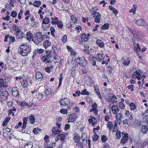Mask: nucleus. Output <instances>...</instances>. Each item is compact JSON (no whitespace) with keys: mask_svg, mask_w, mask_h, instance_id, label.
I'll return each instance as SVG.
<instances>
[{"mask_svg":"<svg viewBox=\"0 0 148 148\" xmlns=\"http://www.w3.org/2000/svg\"><path fill=\"white\" fill-rule=\"evenodd\" d=\"M75 61L77 63L79 64V66L78 67L79 65L77 64H75V67H73L74 69H76L80 73H81L80 69L81 68V66H85L87 64L86 61L84 57H78L77 59H75Z\"/></svg>","mask_w":148,"mask_h":148,"instance_id":"1","label":"nucleus"},{"mask_svg":"<svg viewBox=\"0 0 148 148\" xmlns=\"http://www.w3.org/2000/svg\"><path fill=\"white\" fill-rule=\"evenodd\" d=\"M29 46L27 44H22L20 45L18 48V52L20 54L23 56L28 55L31 51Z\"/></svg>","mask_w":148,"mask_h":148,"instance_id":"2","label":"nucleus"},{"mask_svg":"<svg viewBox=\"0 0 148 148\" xmlns=\"http://www.w3.org/2000/svg\"><path fill=\"white\" fill-rule=\"evenodd\" d=\"M133 78H137L138 80L142 79V81L143 82L144 79L146 77L145 75H142V72L140 70H137L134 72L132 75Z\"/></svg>","mask_w":148,"mask_h":148,"instance_id":"3","label":"nucleus"},{"mask_svg":"<svg viewBox=\"0 0 148 148\" xmlns=\"http://www.w3.org/2000/svg\"><path fill=\"white\" fill-rule=\"evenodd\" d=\"M36 36L33 38V40L36 44H38L41 42L43 40L42 33L38 32L35 34Z\"/></svg>","mask_w":148,"mask_h":148,"instance_id":"4","label":"nucleus"},{"mask_svg":"<svg viewBox=\"0 0 148 148\" xmlns=\"http://www.w3.org/2000/svg\"><path fill=\"white\" fill-rule=\"evenodd\" d=\"M90 36L89 34L87 35L84 33L82 34L80 37L81 39L79 40V44L81 45H84L88 40V36Z\"/></svg>","mask_w":148,"mask_h":148,"instance_id":"5","label":"nucleus"},{"mask_svg":"<svg viewBox=\"0 0 148 148\" xmlns=\"http://www.w3.org/2000/svg\"><path fill=\"white\" fill-rule=\"evenodd\" d=\"M51 55L50 54H47L42 56L41 58L42 61L45 64L49 63L51 61Z\"/></svg>","mask_w":148,"mask_h":148,"instance_id":"6","label":"nucleus"},{"mask_svg":"<svg viewBox=\"0 0 148 148\" xmlns=\"http://www.w3.org/2000/svg\"><path fill=\"white\" fill-rule=\"evenodd\" d=\"M98 10L97 7L91 6L89 7V11L91 15H93L94 17L96 16V15L99 12H97Z\"/></svg>","mask_w":148,"mask_h":148,"instance_id":"7","label":"nucleus"},{"mask_svg":"<svg viewBox=\"0 0 148 148\" xmlns=\"http://www.w3.org/2000/svg\"><path fill=\"white\" fill-rule=\"evenodd\" d=\"M8 86L6 83V81L3 79H0V88L2 90H5Z\"/></svg>","mask_w":148,"mask_h":148,"instance_id":"8","label":"nucleus"},{"mask_svg":"<svg viewBox=\"0 0 148 148\" xmlns=\"http://www.w3.org/2000/svg\"><path fill=\"white\" fill-rule=\"evenodd\" d=\"M17 104L18 106L21 107L27 106V107L30 108L32 106V105L26 102L25 101H16Z\"/></svg>","mask_w":148,"mask_h":148,"instance_id":"9","label":"nucleus"},{"mask_svg":"<svg viewBox=\"0 0 148 148\" xmlns=\"http://www.w3.org/2000/svg\"><path fill=\"white\" fill-rule=\"evenodd\" d=\"M9 95L8 92L6 90L3 91L1 95L0 96V100L1 102H4V101H5L7 98V97Z\"/></svg>","mask_w":148,"mask_h":148,"instance_id":"10","label":"nucleus"},{"mask_svg":"<svg viewBox=\"0 0 148 148\" xmlns=\"http://www.w3.org/2000/svg\"><path fill=\"white\" fill-rule=\"evenodd\" d=\"M12 94L13 96L16 98H19L20 95L18 89L16 87H13L12 89Z\"/></svg>","mask_w":148,"mask_h":148,"instance_id":"11","label":"nucleus"},{"mask_svg":"<svg viewBox=\"0 0 148 148\" xmlns=\"http://www.w3.org/2000/svg\"><path fill=\"white\" fill-rule=\"evenodd\" d=\"M70 103V101L68 98H64L62 99L60 102L61 106H65L69 104Z\"/></svg>","mask_w":148,"mask_h":148,"instance_id":"12","label":"nucleus"},{"mask_svg":"<svg viewBox=\"0 0 148 148\" xmlns=\"http://www.w3.org/2000/svg\"><path fill=\"white\" fill-rule=\"evenodd\" d=\"M129 138L128 134L127 133H125L123 136L121 140L120 143L124 144L125 143Z\"/></svg>","mask_w":148,"mask_h":148,"instance_id":"13","label":"nucleus"},{"mask_svg":"<svg viewBox=\"0 0 148 148\" xmlns=\"http://www.w3.org/2000/svg\"><path fill=\"white\" fill-rule=\"evenodd\" d=\"M96 43L100 48H103L105 46V43L101 39L97 40Z\"/></svg>","mask_w":148,"mask_h":148,"instance_id":"14","label":"nucleus"},{"mask_svg":"<svg viewBox=\"0 0 148 148\" xmlns=\"http://www.w3.org/2000/svg\"><path fill=\"white\" fill-rule=\"evenodd\" d=\"M125 115L128 118L127 119H129L131 121L133 120V119L132 114L128 110H126L125 111Z\"/></svg>","mask_w":148,"mask_h":148,"instance_id":"15","label":"nucleus"},{"mask_svg":"<svg viewBox=\"0 0 148 148\" xmlns=\"http://www.w3.org/2000/svg\"><path fill=\"white\" fill-rule=\"evenodd\" d=\"M104 57L105 56L103 54V53H97L96 56V59L98 61H102Z\"/></svg>","mask_w":148,"mask_h":148,"instance_id":"16","label":"nucleus"},{"mask_svg":"<svg viewBox=\"0 0 148 148\" xmlns=\"http://www.w3.org/2000/svg\"><path fill=\"white\" fill-rule=\"evenodd\" d=\"M136 24L139 26H144L145 24V21L143 19H139L136 21Z\"/></svg>","mask_w":148,"mask_h":148,"instance_id":"17","label":"nucleus"},{"mask_svg":"<svg viewBox=\"0 0 148 148\" xmlns=\"http://www.w3.org/2000/svg\"><path fill=\"white\" fill-rule=\"evenodd\" d=\"M122 60L123 61V64L125 66L129 65L130 62V59L129 58H123Z\"/></svg>","mask_w":148,"mask_h":148,"instance_id":"18","label":"nucleus"},{"mask_svg":"<svg viewBox=\"0 0 148 148\" xmlns=\"http://www.w3.org/2000/svg\"><path fill=\"white\" fill-rule=\"evenodd\" d=\"M84 51L86 57L88 58V60H91V58L92 59L93 56L90 54L89 51H88V49H84ZM92 59L91 60L92 61Z\"/></svg>","mask_w":148,"mask_h":148,"instance_id":"19","label":"nucleus"},{"mask_svg":"<svg viewBox=\"0 0 148 148\" xmlns=\"http://www.w3.org/2000/svg\"><path fill=\"white\" fill-rule=\"evenodd\" d=\"M117 105H113L111 107V109L112 113L114 114H117L119 111V109L117 108Z\"/></svg>","mask_w":148,"mask_h":148,"instance_id":"20","label":"nucleus"},{"mask_svg":"<svg viewBox=\"0 0 148 148\" xmlns=\"http://www.w3.org/2000/svg\"><path fill=\"white\" fill-rule=\"evenodd\" d=\"M94 21L97 23H100V18H101V15L100 14L98 13L96 14V16L94 17Z\"/></svg>","mask_w":148,"mask_h":148,"instance_id":"21","label":"nucleus"},{"mask_svg":"<svg viewBox=\"0 0 148 148\" xmlns=\"http://www.w3.org/2000/svg\"><path fill=\"white\" fill-rule=\"evenodd\" d=\"M116 122L119 124H121V119L122 118V115L120 113L117 114L115 116Z\"/></svg>","mask_w":148,"mask_h":148,"instance_id":"22","label":"nucleus"},{"mask_svg":"<svg viewBox=\"0 0 148 148\" xmlns=\"http://www.w3.org/2000/svg\"><path fill=\"white\" fill-rule=\"evenodd\" d=\"M53 68L54 66L53 65H50L49 66L45 67V70L46 72L50 73L51 72V70L53 69Z\"/></svg>","mask_w":148,"mask_h":148,"instance_id":"23","label":"nucleus"},{"mask_svg":"<svg viewBox=\"0 0 148 148\" xmlns=\"http://www.w3.org/2000/svg\"><path fill=\"white\" fill-rule=\"evenodd\" d=\"M27 39L29 41L33 40V36L32 34L30 32H28L26 34Z\"/></svg>","mask_w":148,"mask_h":148,"instance_id":"24","label":"nucleus"},{"mask_svg":"<svg viewBox=\"0 0 148 148\" xmlns=\"http://www.w3.org/2000/svg\"><path fill=\"white\" fill-rule=\"evenodd\" d=\"M45 94L47 97H49L51 95L52 91L50 88H48L45 89Z\"/></svg>","mask_w":148,"mask_h":148,"instance_id":"25","label":"nucleus"},{"mask_svg":"<svg viewBox=\"0 0 148 148\" xmlns=\"http://www.w3.org/2000/svg\"><path fill=\"white\" fill-rule=\"evenodd\" d=\"M44 47L45 49H47L48 47H50L51 45V42H49L48 40H45L43 43Z\"/></svg>","mask_w":148,"mask_h":148,"instance_id":"26","label":"nucleus"},{"mask_svg":"<svg viewBox=\"0 0 148 148\" xmlns=\"http://www.w3.org/2000/svg\"><path fill=\"white\" fill-rule=\"evenodd\" d=\"M76 119V115L71 114L70 115L69 117V122H73Z\"/></svg>","mask_w":148,"mask_h":148,"instance_id":"27","label":"nucleus"},{"mask_svg":"<svg viewBox=\"0 0 148 148\" xmlns=\"http://www.w3.org/2000/svg\"><path fill=\"white\" fill-rule=\"evenodd\" d=\"M36 79L39 80H41L43 78L42 73L40 72L36 73Z\"/></svg>","mask_w":148,"mask_h":148,"instance_id":"28","label":"nucleus"},{"mask_svg":"<svg viewBox=\"0 0 148 148\" xmlns=\"http://www.w3.org/2000/svg\"><path fill=\"white\" fill-rule=\"evenodd\" d=\"M30 122L31 124H33L35 122V118L34 116L33 115H31L29 117Z\"/></svg>","mask_w":148,"mask_h":148,"instance_id":"29","label":"nucleus"},{"mask_svg":"<svg viewBox=\"0 0 148 148\" xmlns=\"http://www.w3.org/2000/svg\"><path fill=\"white\" fill-rule=\"evenodd\" d=\"M108 8L110 10L112 11L113 13L115 15H116L118 14V10L112 6H109Z\"/></svg>","mask_w":148,"mask_h":148,"instance_id":"30","label":"nucleus"},{"mask_svg":"<svg viewBox=\"0 0 148 148\" xmlns=\"http://www.w3.org/2000/svg\"><path fill=\"white\" fill-rule=\"evenodd\" d=\"M141 132L143 134H145L148 131V127L147 125H143L141 127Z\"/></svg>","mask_w":148,"mask_h":148,"instance_id":"31","label":"nucleus"},{"mask_svg":"<svg viewBox=\"0 0 148 148\" xmlns=\"http://www.w3.org/2000/svg\"><path fill=\"white\" fill-rule=\"evenodd\" d=\"M110 101L112 104H114L117 103V99L115 96H113L111 97Z\"/></svg>","mask_w":148,"mask_h":148,"instance_id":"32","label":"nucleus"},{"mask_svg":"<svg viewBox=\"0 0 148 148\" xmlns=\"http://www.w3.org/2000/svg\"><path fill=\"white\" fill-rule=\"evenodd\" d=\"M16 109L15 107H14L12 109L8 111L9 116H10L11 114H12V116H14V112H16Z\"/></svg>","mask_w":148,"mask_h":148,"instance_id":"33","label":"nucleus"},{"mask_svg":"<svg viewBox=\"0 0 148 148\" xmlns=\"http://www.w3.org/2000/svg\"><path fill=\"white\" fill-rule=\"evenodd\" d=\"M10 119L11 118L10 117H7L3 122V125L4 126H6L8 124V122L10 120Z\"/></svg>","mask_w":148,"mask_h":148,"instance_id":"34","label":"nucleus"},{"mask_svg":"<svg viewBox=\"0 0 148 148\" xmlns=\"http://www.w3.org/2000/svg\"><path fill=\"white\" fill-rule=\"evenodd\" d=\"M41 1H35L33 4V5L36 7H38L41 5Z\"/></svg>","mask_w":148,"mask_h":148,"instance_id":"35","label":"nucleus"},{"mask_svg":"<svg viewBox=\"0 0 148 148\" xmlns=\"http://www.w3.org/2000/svg\"><path fill=\"white\" fill-rule=\"evenodd\" d=\"M55 24L57 25L58 27L60 29H62L63 27V24L62 22L59 20L56 21Z\"/></svg>","mask_w":148,"mask_h":148,"instance_id":"36","label":"nucleus"},{"mask_svg":"<svg viewBox=\"0 0 148 148\" xmlns=\"http://www.w3.org/2000/svg\"><path fill=\"white\" fill-rule=\"evenodd\" d=\"M21 84L23 88H25L27 87V85L28 84L26 79H23L22 82H21Z\"/></svg>","mask_w":148,"mask_h":148,"instance_id":"37","label":"nucleus"},{"mask_svg":"<svg viewBox=\"0 0 148 148\" xmlns=\"http://www.w3.org/2000/svg\"><path fill=\"white\" fill-rule=\"evenodd\" d=\"M109 24L108 23H106L103 25L101 26V29L103 30H105L109 29Z\"/></svg>","mask_w":148,"mask_h":148,"instance_id":"38","label":"nucleus"},{"mask_svg":"<svg viewBox=\"0 0 148 148\" xmlns=\"http://www.w3.org/2000/svg\"><path fill=\"white\" fill-rule=\"evenodd\" d=\"M121 132L119 130H117L116 132L115 138L116 139H119L121 137Z\"/></svg>","mask_w":148,"mask_h":148,"instance_id":"39","label":"nucleus"},{"mask_svg":"<svg viewBox=\"0 0 148 148\" xmlns=\"http://www.w3.org/2000/svg\"><path fill=\"white\" fill-rule=\"evenodd\" d=\"M57 138L58 139L63 141L65 138V135L64 134H59L58 135Z\"/></svg>","mask_w":148,"mask_h":148,"instance_id":"40","label":"nucleus"},{"mask_svg":"<svg viewBox=\"0 0 148 148\" xmlns=\"http://www.w3.org/2000/svg\"><path fill=\"white\" fill-rule=\"evenodd\" d=\"M130 108L131 110L134 111L136 109L135 105L133 103H131L130 105Z\"/></svg>","mask_w":148,"mask_h":148,"instance_id":"41","label":"nucleus"},{"mask_svg":"<svg viewBox=\"0 0 148 148\" xmlns=\"http://www.w3.org/2000/svg\"><path fill=\"white\" fill-rule=\"evenodd\" d=\"M107 125V127L109 130V131H111L112 130L113 127V125L112 123L111 122H109L108 123Z\"/></svg>","mask_w":148,"mask_h":148,"instance_id":"42","label":"nucleus"},{"mask_svg":"<svg viewBox=\"0 0 148 148\" xmlns=\"http://www.w3.org/2000/svg\"><path fill=\"white\" fill-rule=\"evenodd\" d=\"M52 131L54 134H57L59 133V131L57 127H53L52 128Z\"/></svg>","mask_w":148,"mask_h":148,"instance_id":"43","label":"nucleus"},{"mask_svg":"<svg viewBox=\"0 0 148 148\" xmlns=\"http://www.w3.org/2000/svg\"><path fill=\"white\" fill-rule=\"evenodd\" d=\"M81 138L79 136H75L74 137V140L75 143H79L80 140Z\"/></svg>","mask_w":148,"mask_h":148,"instance_id":"44","label":"nucleus"},{"mask_svg":"<svg viewBox=\"0 0 148 148\" xmlns=\"http://www.w3.org/2000/svg\"><path fill=\"white\" fill-rule=\"evenodd\" d=\"M41 132V129L38 128H35L33 131L34 133L35 134H39Z\"/></svg>","mask_w":148,"mask_h":148,"instance_id":"45","label":"nucleus"},{"mask_svg":"<svg viewBox=\"0 0 148 148\" xmlns=\"http://www.w3.org/2000/svg\"><path fill=\"white\" fill-rule=\"evenodd\" d=\"M136 8L135 6V5H133V7L132 9L129 11L130 13H133V14H135L136 11Z\"/></svg>","mask_w":148,"mask_h":148,"instance_id":"46","label":"nucleus"},{"mask_svg":"<svg viewBox=\"0 0 148 148\" xmlns=\"http://www.w3.org/2000/svg\"><path fill=\"white\" fill-rule=\"evenodd\" d=\"M134 49L136 52L137 53H138L140 52V48L139 44H137V47H135Z\"/></svg>","mask_w":148,"mask_h":148,"instance_id":"47","label":"nucleus"},{"mask_svg":"<svg viewBox=\"0 0 148 148\" xmlns=\"http://www.w3.org/2000/svg\"><path fill=\"white\" fill-rule=\"evenodd\" d=\"M49 19L48 18L45 17L43 20L42 23L43 24H47L49 22Z\"/></svg>","mask_w":148,"mask_h":148,"instance_id":"48","label":"nucleus"},{"mask_svg":"<svg viewBox=\"0 0 148 148\" xmlns=\"http://www.w3.org/2000/svg\"><path fill=\"white\" fill-rule=\"evenodd\" d=\"M51 31V34L52 36L53 37L55 36V35L54 33L55 32V30L54 28L52 27H51L50 29Z\"/></svg>","mask_w":148,"mask_h":148,"instance_id":"49","label":"nucleus"},{"mask_svg":"<svg viewBox=\"0 0 148 148\" xmlns=\"http://www.w3.org/2000/svg\"><path fill=\"white\" fill-rule=\"evenodd\" d=\"M10 130L7 127L5 129L3 130V132L4 134L5 135H6L10 131Z\"/></svg>","mask_w":148,"mask_h":148,"instance_id":"50","label":"nucleus"},{"mask_svg":"<svg viewBox=\"0 0 148 148\" xmlns=\"http://www.w3.org/2000/svg\"><path fill=\"white\" fill-rule=\"evenodd\" d=\"M23 34L24 33H23L22 34L16 36V37L17 38L18 40H20L23 38Z\"/></svg>","mask_w":148,"mask_h":148,"instance_id":"51","label":"nucleus"},{"mask_svg":"<svg viewBox=\"0 0 148 148\" xmlns=\"http://www.w3.org/2000/svg\"><path fill=\"white\" fill-rule=\"evenodd\" d=\"M118 105L119 108L122 109H124L125 107L124 104L122 102H119L118 104Z\"/></svg>","mask_w":148,"mask_h":148,"instance_id":"52","label":"nucleus"},{"mask_svg":"<svg viewBox=\"0 0 148 148\" xmlns=\"http://www.w3.org/2000/svg\"><path fill=\"white\" fill-rule=\"evenodd\" d=\"M23 10H21L18 15V17L19 20H21L22 18L23 15Z\"/></svg>","mask_w":148,"mask_h":148,"instance_id":"53","label":"nucleus"},{"mask_svg":"<svg viewBox=\"0 0 148 148\" xmlns=\"http://www.w3.org/2000/svg\"><path fill=\"white\" fill-rule=\"evenodd\" d=\"M10 15L12 17L15 18L17 15V13L15 11H13L11 12Z\"/></svg>","mask_w":148,"mask_h":148,"instance_id":"54","label":"nucleus"},{"mask_svg":"<svg viewBox=\"0 0 148 148\" xmlns=\"http://www.w3.org/2000/svg\"><path fill=\"white\" fill-rule=\"evenodd\" d=\"M80 94L82 95H88L89 94V92L87 91L86 90L84 89L81 92H80Z\"/></svg>","mask_w":148,"mask_h":148,"instance_id":"55","label":"nucleus"},{"mask_svg":"<svg viewBox=\"0 0 148 148\" xmlns=\"http://www.w3.org/2000/svg\"><path fill=\"white\" fill-rule=\"evenodd\" d=\"M80 94V91L79 90H77L75 91V93H73V95L74 97L79 96Z\"/></svg>","mask_w":148,"mask_h":148,"instance_id":"56","label":"nucleus"},{"mask_svg":"<svg viewBox=\"0 0 148 148\" xmlns=\"http://www.w3.org/2000/svg\"><path fill=\"white\" fill-rule=\"evenodd\" d=\"M32 143L31 142L26 144L25 146V148H32Z\"/></svg>","mask_w":148,"mask_h":148,"instance_id":"57","label":"nucleus"},{"mask_svg":"<svg viewBox=\"0 0 148 148\" xmlns=\"http://www.w3.org/2000/svg\"><path fill=\"white\" fill-rule=\"evenodd\" d=\"M98 135L96 134V133H94V135H93L92 137L93 141H96L98 139Z\"/></svg>","mask_w":148,"mask_h":148,"instance_id":"58","label":"nucleus"},{"mask_svg":"<svg viewBox=\"0 0 148 148\" xmlns=\"http://www.w3.org/2000/svg\"><path fill=\"white\" fill-rule=\"evenodd\" d=\"M107 140V137L105 135H103L101 136V140L103 143H105Z\"/></svg>","mask_w":148,"mask_h":148,"instance_id":"59","label":"nucleus"},{"mask_svg":"<svg viewBox=\"0 0 148 148\" xmlns=\"http://www.w3.org/2000/svg\"><path fill=\"white\" fill-rule=\"evenodd\" d=\"M13 28L14 31L16 32L17 31L20 30L19 28V27L16 25H14L13 27Z\"/></svg>","mask_w":148,"mask_h":148,"instance_id":"60","label":"nucleus"},{"mask_svg":"<svg viewBox=\"0 0 148 148\" xmlns=\"http://www.w3.org/2000/svg\"><path fill=\"white\" fill-rule=\"evenodd\" d=\"M62 42H65L67 40V36L66 35H64L62 38Z\"/></svg>","mask_w":148,"mask_h":148,"instance_id":"61","label":"nucleus"},{"mask_svg":"<svg viewBox=\"0 0 148 148\" xmlns=\"http://www.w3.org/2000/svg\"><path fill=\"white\" fill-rule=\"evenodd\" d=\"M71 20L72 22L74 23H76L77 21V18L74 16H72L71 17Z\"/></svg>","mask_w":148,"mask_h":148,"instance_id":"62","label":"nucleus"},{"mask_svg":"<svg viewBox=\"0 0 148 148\" xmlns=\"http://www.w3.org/2000/svg\"><path fill=\"white\" fill-rule=\"evenodd\" d=\"M134 36L137 39H140L141 38V35L140 34L137 33L134 35Z\"/></svg>","mask_w":148,"mask_h":148,"instance_id":"63","label":"nucleus"},{"mask_svg":"<svg viewBox=\"0 0 148 148\" xmlns=\"http://www.w3.org/2000/svg\"><path fill=\"white\" fill-rule=\"evenodd\" d=\"M143 115L145 118H148V110H147L145 111Z\"/></svg>","mask_w":148,"mask_h":148,"instance_id":"64","label":"nucleus"}]
</instances>
